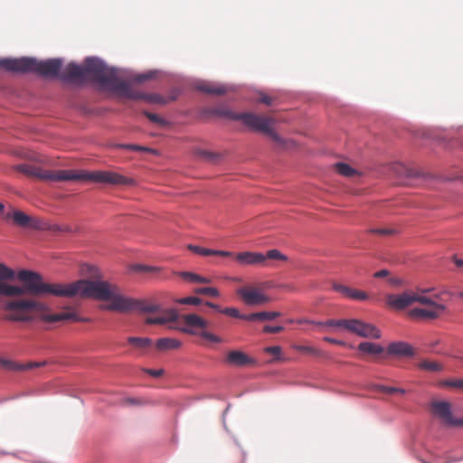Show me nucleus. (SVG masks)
<instances>
[{
    "instance_id": "obj_29",
    "label": "nucleus",
    "mask_w": 463,
    "mask_h": 463,
    "mask_svg": "<svg viewBox=\"0 0 463 463\" xmlns=\"http://www.w3.org/2000/svg\"><path fill=\"white\" fill-rule=\"evenodd\" d=\"M334 167L339 175L345 177H352L357 174V171L354 168L345 163H336Z\"/></svg>"
},
{
    "instance_id": "obj_10",
    "label": "nucleus",
    "mask_w": 463,
    "mask_h": 463,
    "mask_svg": "<svg viewBox=\"0 0 463 463\" xmlns=\"http://www.w3.org/2000/svg\"><path fill=\"white\" fill-rule=\"evenodd\" d=\"M431 411L444 424L452 427H461L462 419H455L453 417L449 402L444 401L434 402L431 403Z\"/></svg>"
},
{
    "instance_id": "obj_30",
    "label": "nucleus",
    "mask_w": 463,
    "mask_h": 463,
    "mask_svg": "<svg viewBox=\"0 0 463 463\" xmlns=\"http://www.w3.org/2000/svg\"><path fill=\"white\" fill-rule=\"evenodd\" d=\"M419 367L422 370L429 372H440L443 370V365L436 361L423 360L419 364Z\"/></svg>"
},
{
    "instance_id": "obj_45",
    "label": "nucleus",
    "mask_w": 463,
    "mask_h": 463,
    "mask_svg": "<svg viewBox=\"0 0 463 463\" xmlns=\"http://www.w3.org/2000/svg\"><path fill=\"white\" fill-rule=\"evenodd\" d=\"M283 330H284V327L281 326H265L263 327V331L265 333H269V334H277V333L282 332Z\"/></svg>"
},
{
    "instance_id": "obj_54",
    "label": "nucleus",
    "mask_w": 463,
    "mask_h": 463,
    "mask_svg": "<svg viewBox=\"0 0 463 463\" xmlns=\"http://www.w3.org/2000/svg\"><path fill=\"white\" fill-rule=\"evenodd\" d=\"M454 263L458 268H463V260L454 257Z\"/></svg>"
},
{
    "instance_id": "obj_38",
    "label": "nucleus",
    "mask_w": 463,
    "mask_h": 463,
    "mask_svg": "<svg viewBox=\"0 0 463 463\" xmlns=\"http://www.w3.org/2000/svg\"><path fill=\"white\" fill-rule=\"evenodd\" d=\"M179 304L197 306L203 303V300L198 297H187L177 300Z\"/></svg>"
},
{
    "instance_id": "obj_41",
    "label": "nucleus",
    "mask_w": 463,
    "mask_h": 463,
    "mask_svg": "<svg viewBox=\"0 0 463 463\" xmlns=\"http://www.w3.org/2000/svg\"><path fill=\"white\" fill-rule=\"evenodd\" d=\"M144 114L146 115V117L152 122L154 123H156V124H159V125H165L166 124V121L162 118L161 117H159L158 115L156 114H154V113H150V112H147V111H145Z\"/></svg>"
},
{
    "instance_id": "obj_18",
    "label": "nucleus",
    "mask_w": 463,
    "mask_h": 463,
    "mask_svg": "<svg viewBox=\"0 0 463 463\" xmlns=\"http://www.w3.org/2000/svg\"><path fill=\"white\" fill-rule=\"evenodd\" d=\"M333 288L335 291L344 295L345 298H351L354 300L364 301V300H367L369 298L368 294L366 292L359 290V289L352 288H349V287L342 285V284L334 283Z\"/></svg>"
},
{
    "instance_id": "obj_37",
    "label": "nucleus",
    "mask_w": 463,
    "mask_h": 463,
    "mask_svg": "<svg viewBox=\"0 0 463 463\" xmlns=\"http://www.w3.org/2000/svg\"><path fill=\"white\" fill-rule=\"evenodd\" d=\"M375 389L378 391H381L383 392L389 393V394H394V393L404 394L405 393L404 389L396 388V387H389V386H385V385H377L375 387Z\"/></svg>"
},
{
    "instance_id": "obj_61",
    "label": "nucleus",
    "mask_w": 463,
    "mask_h": 463,
    "mask_svg": "<svg viewBox=\"0 0 463 463\" xmlns=\"http://www.w3.org/2000/svg\"><path fill=\"white\" fill-rule=\"evenodd\" d=\"M461 298H463V292L460 294Z\"/></svg>"
},
{
    "instance_id": "obj_16",
    "label": "nucleus",
    "mask_w": 463,
    "mask_h": 463,
    "mask_svg": "<svg viewBox=\"0 0 463 463\" xmlns=\"http://www.w3.org/2000/svg\"><path fill=\"white\" fill-rule=\"evenodd\" d=\"M235 260L241 265H258L263 264L266 257L260 252L244 251L236 254Z\"/></svg>"
},
{
    "instance_id": "obj_57",
    "label": "nucleus",
    "mask_w": 463,
    "mask_h": 463,
    "mask_svg": "<svg viewBox=\"0 0 463 463\" xmlns=\"http://www.w3.org/2000/svg\"><path fill=\"white\" fill-rule=\"evenodd\" d=\"M4 210V204L0 203V212Z\"/></svg>"
},
{
    "instance_id": "obj_36",
    "label": "nucleus",
    "mask_w": 463,
    "mask_h": 463,
    "mask_svg": "<svg viewBox=\"0 0 463 463\" xmlns=\"http://www.w3.org/2000/svg\"><path fill=\"white\" fill-rule=\"evenodd\" d=\"M442 386L463 390V379H449L440 383Z\"/></svg>"
},
{
    "instance_id": "obj_5",
    "label": "nucleus",
    "mask_w": 463,
    "mask_h": 463,
    "mask_svg": "<svg viewBox=\"0 0 463 463\" xmlns=\"http://www.w3.org/2000/svg\"><path fill=\"white\" fill-rule=\"evenodd\" d=\"M213 113L231 120H240L250 129L269 136L279 147L287 146L288 141L273 130L272 127L275 121L270 117L260 116L252 112L236 113L226 108L215 109Z\"/></svg>"
},
{
    "instance_id": "obj_23",
    "label": "nucleus",
    "mask_w": 463,
    "mask_h": 463,
    "mask_svg": "<svg viewBox=\"0 0 463 463\" xmlns=\"http://www.w3.org/2000/svg\"><path fill=\"white\" fill-rule=\"evenodd\" d=\"M181 342L175 338L164 337L156 341V348L160 351L177 349L181 346Z\"/></svg>"
},
{
    "instance_id": "obj_46",
    "label": "nucleus",
    "mask_w": 463,
    "mask_h": 463,
    "mask_svg": "<svg viewBox=\"0 0 463 463\" xmlns=\"http://www.w3.org/2000/svg\"><path fill=\"white\" fill-rule=\"evenodd\" d=\"M132 269L137 272H150L155 270L156 268L146 265H135L132 267Z\"/></svg>"
},
{
    "instance_id": "obj_15",
    "label": "nucleus",
    "mask_w": 463,
    "mask_h": 463,
    "mask_svg": "<svg viewBox=\"0 0 463 463\" xmlns=\"http://www.w3.org/2000/svg\"><path fill=\"white\" fill-rule=\"evenodd\" d=\"M61 79L64 80L84 81L83 65L68 64L61 72Z\"/></svg>"
},
{
    "instance_id": "obj_13",
    "label": "nucleus",
    "mask_w": 463,
    "mask_h": 463,
    "mask_svg": "<svg viewBox=\"0 0 463 463\" xmlns=\"http://www.w3.org/2000/svg\"><path fill=\"white\" fill-rule=\"evenodd\" d=\"M121 95L131 99H143L150 103H163L164 99L157 94H146L140 91H136L132 89L130 84L127 81L126 89H123Z\"/></svg>"
},
{
    "instance_id": "obj_33",
    "label": "nucleus",
    "mask_w": 463,
    "mask_h": 463,
    "mask_svg": "<svg viewBox=\"0 0 463 463\" xmlns=\"http://www.w3.org/2000/svg\"><path fill=\"white\" fill-rule=\"evenodd\" d=\"M15 276V273L13 269L8 268L3 263H0V281L5 282V280L13 279Z\"/></svg>"
},
{
    "instance_id": "obj_48",
    "label": "nucleus",
    "mask_w": 463,
    "mask_h": 463,
    "mask_svg": "<svg viewBox=\"0 0 463 463\" xmlns=\"http://www.w3.org/2000/svg\"><path fill=\"white\" fill-rule=\"evenodd\" d=\"M144 372L153 377L158 378L164 374L163 369L154 370V369H144Z\"/></svg>"
},
{
    "instance_id": "obj_9",
    "label": "nucleus",
    "mask_w": 463,
    "mask_h": 463,
    "mask_svg": "<svg viewBox=\"0 0 463 463\" xmlns=\"http://www.w3.org/2000/svg\"><path fill=\"white\" fill-rule=\"evenodd\" d=\"M236 292L248 306H260L270 301V298L260 287L248 285L238 288Z\"/></svg>"
},
{
    "instance_id": "obj_32",
    "label": "nucleus",
    "mask_w": 463,
    "mask_h": 463,
    "mask_svg": "<svg viewBox=\"0 0 463 463\" xmlns=\"http://www.w3.org/2000/svg\"><path fill=\"white\" fill-rule=\"evenodd\" d=\"M0 367L6 371H21L22 366L15 361L0 357Z\"/></svg>"
},
{
    "instance_id": "obj_40",
    "label": "nucleus",
    "mask_w": 463,
    "mask_h": 463,
    "mask_svg": "<svg viewBox=\"0 0 463 463\" xmlns=\"http://www.w3.org/2000/svg\"><path fill=\"white\" fill-rule=\"evenodd\" d=\"M154 76H155V73L152 71L137 74L133 78V81H135L137 83H142L146 80H148L154 78Z\"/></svg>"
},
{
    "instance_id": "obj_58",
    "label": "nucleus",
    "mask_w": 463,
    "mask_h": 463,
    "mask_svg": "<svg viewBox=\"0 0 463 463\" xmlns=\"http://www.w3.org/2000/svg\"><path fill=\"white\" fill-rule=\"evenodd\" d=\"M406 171L408 172V173H407V175H412L411 171H408V170H406Z\"/></svg>"
},
{
    "instance_id": "obj_56",
    "label": "nucleus",
    "mask_w": 463,
    "mask_h": 463,
    "mask_svg": "<svg viewBox=\"0 0 463 463\" xmlns=\"http://www.w3.org/2000/svg\"><path fill=\"white\" fill-rule=\"evenodd\" d=\"M390 282H391L392 285H397V284H399V280H398V279H390Z\"/></svg>"
},
{
    "instance_id": "obj_14",
    "label": "nucleus",
    "mask_w": 463,
    "mask_h": 463,
    "mask_svg": "<svg viewBox=\"0 0 463 463\" xmlns=\"http://www.w3.org/2000/svg\"><path fill=\"white\" fill-rule=\"evenodd\" d=\"M183 321L186 327H184L181 330L190 335L194 334L192 327L206 328L208 326V322L196 314H187L183 316Z\"/></svg>"
},
{
    "instance_id": "obj_55",
    "label": "nucleus",
    "mask_w": 463,
    "mask_h": 463,
    "mask_svg": "<svg viewBox=\"0 0 463 463\" xmlns=\"http://www.w3.org/2000/svg\"><path fill=\"white\" fill-rule=\"evenodd\" d=\"M199 155L204 158H210L212 156V154L207 151H200Z\"/></svg>"
},
{
    "instance_id": "obj_11",
    "label": "nucleus",
    "mask_w": 463,
    "mask_h": 463,
    "mask_svg": "<svg viewBox=\"0 0 463 463\" xmlns=\"http://www.w3.org/2000/svg\"><path fill=\"white\" fill-rule=\"evenodd\" d=\"M346 331L366 338L379 339L381 337V332L377 327L358 319H349Z\"/></svg>"
},
{
    "instance_id": "obj_59",
    "label": "nucleus",
    "mask_w": 463,
    "mask_h": 463,
    "mask_svg": "<svg viewBox=\"0 0 463 463\" xmlns=\"http://www.w3.org/2000/svg\"><path fill=\"white\" fill-rule=\"evenodd\" d=\"M129 402H130L131 403H136V402H134V400H129Z\"/></svg>"
},
{
    "instance_id": "obj_24",
    "label": "nucleus",
    "mask_w": 463,
    "mask_h": 463,
    "mask_svg": "<svg viewBox=\"0 0 463 463\" xmlns=\"http://www.w3.org/2000/svg\"><path fill=\"white\" fill-rule=\"evenodd\" d=\"M279 316H280L279 312H275V311L267 312V311H263V312L252 313V314H249L247 316H244L243 319L244 320H249V321H254V320L265 321V320H273V319L279 317Z\"/></svg>"
},
{
    "instance_id": "obj_28",
    "label": "nucleus",
    "mask_w": 463,
    "mask_h": 463,
    "mask_svg": "<svg viewBox=\"0 0 463 463\" xmlns=\"http://www.w3.org/2000/svg\"><path fill=\"white\" fill-rule=\"evenodd\" d=\"M292 348L298 352L307 354L313 356H323L324 352L309 345H298L295 344L292 345Z\"/></svg>"
},
{
    "instance_id": "obj_22",
    "label": "nucleus",
    "mask_w": 463,
    "mask_h": 463,
    "mask_svg": "<svg viewBox=\"0 0 463 463\" xmlns=\"http://www.w3.org/2000/svg\"><path fill=\"white\" fill-rule=\"evenodd\" d=\"M225 360L227 364L236 366H243L250 362L248 355L241 351L229 352Z\"/></svg>"
},
{
    "instance_id": "obj_21",
    "label": "nucleus",
    "mask_w": 463,
    "mask_h": 463,
    "mask_svg": "<svg viewBox=\"0 0 463 463\" xmlns=\"http://www.w3.org/2000/svg\"><path fill=\"white\" fill-rule=\"evenodd\" d=\"M188 249L195 254L203 256H220V257H232V252L227 250H217L203 248L196 245H189Z\"/></svg>"
},
{
    "instance_id": "obj_60",
    "label": "nucleus",
    "mask_w": 463,
    "mask_h": 463,
    "mask_svg": "<svg viewBox=\"0 0 463 463\" xmlns=\"http://www.w3.org/2000/svg\"><path fill=\"white\" fill-rule=\"evenodd\" d=\"M38 162L43 163V159H39Z\"/></svg>"
},
{
    "instance_id": "obj_42",
    "label": "nucleus",
    "mask_w": 463,
    "mask_h": 463,
    "mask_svg": "<svg viewBox=\"0 0 463 463\" xmlns=\"http://www.w3.org/2000/svg\"><path fill=\"white\" fill-rule=\"evenodd\" d=\"M200 336L203 337V339H206L213 343H221L222 342V340L219 336H217L210 332H207V331H202L200 333Z\"/></svg>"
},
{
    "instance_id": "obj_6",
    "label": "nucleus",
    "mask_w": 463,
    "mask_h": 463,
    "mask_svg": "<svg viewBox=\"0 0 463 463\" xmlns=\"http://www.w3.org/2000/svg\"><path fill=\"white\" fill-rule=\"evenodd\" d=\"M84 80L98 83L105 90L118 92L121 95L127 87V81L120 80L114 69L108 68L106 64L97 58H87L83 63Z\"/></svg>"
},
{
    "instance_id": "obj_25",
    "label": "nucleus",
    "mask_w": 463,
    "mask_h": 463,
    "mask_svg": "<svg viewBox=\"0 0 463 463\" xmlns=\"http://www.w3.org/2000/svg\"><path fill=\"white\" fill-rule=\"evenodd\" d=\"M349 319H329L326 322H314V321H307V320H300L298 323H311L317 326H330V327H335V328H343L345 330H347V323Z\"/></svg>"
},
{
    "instance_id": "obj_17",
    "label": "nucleus",
    "mask_w": 463,
    "mask_h": 463,
    "mask_svg": "<svg viewBox=\"0 0 463 463\" xmlns=\"http://www.w3.org/2000/svg\"><path fill=\"white\" fill-rule=\"evenodd\" d=\"M388 354L395 356L410 357L414 355L413 347L406 342H393L388 345Z\"/></svg>"
},
{
    "instance_id": "obj_7",
    "label": "nucleus",
    "mask_w": 463,
    "mask_h": 463,
    "mask_svg": "<svg viewBox=\"0 0 463 463\" xmlns=\"http://www.w3.org/2000/svg\"><path fill=\"white\" fill-rule=\"evenodd\" d=\"M62 61L61 59H49L38 61L35 58L24 57L20 59H4L0 61V67L14 72H34L45 77H55L61 71Z\"/></svg>"
},
{
    "instance_id": "obj_19",
    "label": "nucleus",
    "mask_w": 463,
    "mask_h": 463,
    "mask_svg": "<svg viewBox=\"0 0 463 463\" xmlns=\"http://www.w3.org/2000/svg\"><path fill=\"white\" fill-rule=\"evenodd\" d=\"M12 218L14 223L22 227L38 228L39 226L36 220L21 211H14L12 214Z\"/></svg>"
},
{
    "instance_id": "obj_39",
    "label": "nucleus",
    "mask_w": 463,
    "mask_h": 463,
    "mask_svg": "<svg viewBox=\"0 0 463 463\" xmlns=\"http://www.w3.org/2000/svg\"><path fill=\"white\" fill-rule=\"evenodd\" d=\"M221 313L227 315L229 317H234V318H241L243 319V317L245 315H241L239 311V309L235 307H225L222 310H221Z\"/></svg>"
},
{
    "instance_id": "obj_2",
    "label": "nucleus",
    "mask_w": 463,
    "mask_h": 463,
    "mask_svg": "<svg viewBox=\"0 0 463 463\" xmlns=\"http://www.w3.org/2000/svg\"><path fill=\"white\" fill-rule=\"evenodd\" d=\"M23 286L9 285L0 281V296L17 297L15 299L4 303V310L8 312L5 319L15 322L30 321L34 315H40L42 320L48 323L60 321H85L80 318L74 311L64 310L56 314H46L47 307L44 303L33 298H19L30 295L27 282L21 280Z\"/></svg>"
},
{
    "instance_id": "obj_49",
    "label": "nucleus",
    "mask_w": 463,
    "mask_h": 463,
    "mask_svg": "<svg viewBox=\"0 0 463 463\" xmlns=\"http://www.w3.org/2000/svg\"><path fill=\"white\" fill-rule=\"evenodd\" d=\"M371 232L373 233L384 235V236L392 235L394 233V230H392V229H373V230H371Z\"/></svg>"
},
{
    "instance_id": "obj_34",
    "label": "nucleus",
    "mask_w": 463,
    "mask_h": 463,
    "mask_svg": "<svg viewBox=\"0 0 463 463\" xmlns=\"http://www.w3.org/2000/svg\"><path fill=\"white\" fill-rule=\"evenodd\" d=\"M194 292L197 295H206L214 298L219 297L220 295L219 290L213 287L197 288L194 290Z\"/></svg>"
},
{
    "instance_id": "obj_50",
    "label": "nucleus",
    "mask_w": 463,
    "mask_h": 463,
    "mask_svg": "<svg viewBox=\"0 0 463 463\" xmlns=\"http://www.w3.org/2000/svg\"><path fill=\"white\" fill-rule=\"evenodd\" d=\"M323 340L327 342V343L334 344V345H345V342H344L342 340H337V339H335V338H331V337H328V336L324 337Z\"/></svg>"
},
{
    "instance_id": "obj_1",
    "label": "nucleus",
    "mask_w": 463,
    "mask_h": 463,
    "mask_svg": "<svg viewBox=\"0 0 463 463\" xmlns=\"http://www.w3.org/2000/svg\"><path fill=\"white\" fill-rule=\"evenodd\" d=\"M90 276L93 279H80L69 284L45 283L39 273L31 270H20L17 273L19 280L27 282V288L32 296L52 295L55 297H74L94 298L107 301L103 309L118 312L123 293L120 288L113 283L99 279L100 273L95 267H90Z\"/></svg>"
},
{
    "instance_id": "obj_52",
    "label": "nucleus",
    "mask_w": 463,
    "mask_h": 463,
    "mask_svg": "<svg viewBox=\"0 0 463 463\" xmlns=\"http://www.w3.org/2000/svg\"><path fill=\"white\" fill-rule=\"evenodd\" d=\"M389 275V271L387 269H381L374 273L373 277L377 279L384 278Z\"/></svg>"
},
{
    "instance_id": "obj_47",
    "label": "nucleus",
    "mask_w": 463,
    "mask_h": 463,
    "mask_svg": "<svg viewBox=\"0 0 463 463\" xmlns=\"http://www.w3.org/2000/svg\"><path fill=\"white\" fill-rule=\"evenodd\" d=\"M265 352L271 354L277 357V359H279V355L281 354V348L278 345L275 346H269L265 348Z\"/></svg>"
},
{
    "instance_id": "obj_26",
    "label": "nucleus",
    "mask_w": 463,
    "mask_h": 463,
    "mask_svg": "<svg viewBox=\"0 0 463 463\" xmlns=\"http://www.w3.org/2000/svg\"><path fill=\"white\" fill-rule=\"evenodd\" d=\"M358 350L369 354H381L383 353V347L378 344L371 342H362L358 345Z\"/></svg>"
},
{
    "instance_id": "obj_3",
    "label": "nucleus",
    "mask_w": 463,
    "mask_h": 463,
    "mask_svg": "<svg viewBox=\"0 0 463 463\" xmlns=\"http://www.w3.org/2000/svg\"><path fill=\"white\" fill-rule=\"evenodd\" d=\"M14 169L27 176L50 182L90 181L108 184H128L131 183L128 177L111 171H51L32 164L17 165Z\"/></svg>"
},
{
    "instance_id": "obj_8",
    "label": "nucleus",
    "mask_w": 463,
    "mask_h": 463,
    "mask_svg": "<svg viewBox=\"0 0 463 463\" xmlns=\"http://www.w3.org/2000/svg\"><path fill=\"white\" fill-rule=\"evenodd\" d=\"M132 311L154 313L159 311V305L148 303L146 299L129 298L123 294L118 312L128 313Z\"/></svg>"
},
{
    "instance_id": "obj_53",
    "label": "nucleus",
    "mask_w": 463,
    "mask_h": 463,
    "mask_svg": "<svg viewBox=\"0 0 463 463\" xmlns=\"http://www.w3.org/2000/svg\"><path fill=\"white\" fill-rule=\"evenodd\" d=\"M204 304H205L207 307H212V308H213V309L217 310V311H218V312H220V313H221V310H222V309H223V308H221V307H220V306H218V305H216V304H214V303L209 302V301H206Z\"/></svg>"
},
{
    "instance_id": "obj_35",
    "label": "nucleus",
    "mask_w": 463,
    "mask_h": 463,
    "mask_svg": "<svg viewBox=\"0 0 463 463\" xmlns=\"http://www.w3.org/2000/svg\"><path fill=\"white\" fill-rule=\"evenodd\" d=\"M264 256L266 257V260L269 259L282 261H286L288 260V257L286 255L282 254L279 250L275 249L268 250Z\"/></svg>"
},
{
    "instance_id": "obj_62",
    "label": "nucleus",
    "mask_w": 463,
    "mask_h": 463,
    "mask_svg": "<svg viewBox=\"0 0 463 463\" xmlns=\"http://www.w3.org/2000/svg\"><path fill=\"white\" fill-rule=\"evenodd\" d=\"M461 427H463V418H462V425H461Z\"/></svg>"
},
{
    "instance_id": "obj_43",
    "label": "nucleus",
    "mask_w": 463,
    "mask_h": 463,
    "mask_svg": "<svg viewBox=\"0 0 463 463\" xmlns=\"http://www.w3.org/2000/svg\"><path fill=\"white\" fill-rule=\"evenodd\" d=\"M118 146L122 147L124 149L131 150V151H148L149 150L148 148H146L145 146H137V145H131V144H122V145H119Z\"/></svg>"
},
{
    "instance_id": "obj_44",
    "label": "nucleus",
    "mask_w": 463,
    "mask_h": 463,
    "mask_svg": "<svg viewBox=\"0 0 463 463\" xmlns=\"http://www.w3.org/2000/svg\"><path fill=\"white\" fill-rule=\"evenodd\" d=\"M45 364V363H36V362H30V363H27V364H20V365L22 366L21 368V371H25V370H32V369H34L36 367H40L42 365Z\"/></svg>"
},
{
    "instance_id": "obj_51",
    "label": "nucleus",
    "mask_w": 463,
    "mask_h": 463,
    "mask_svg": "<svg viewBox=\"0 0 463 463\" xmlns=\"http://www.w3.org/2000/svg\"><path fill=\"white\" fill-rule=\"evenodd\" d=\"M259 101H260V103H264V104H266V105H270V104H271L272 99H271V98H270V97H269V96H267V95H265V94H261V96H260V99H259Z\"/></svg>"
},
{
    "instance_id": "obj_20",
    "label": "nucleus",
    "mask_w": 463,
    "mask_h": 463,
    "mask_svg": "<svg viewBox=\"0 0 463 463\" xmlns=\"http://www.w3.org/2000/svg\"><path fill=\"white\" fill-rule=\"evenodd\" d=\"M197 90L212 95H223L227 92L225 86L206 81L198 83Z\"/></svg>"
},
{
    "instance_id": "obj_4",
    "label": "nucleus",
    "mask_w": 463,
    "mask_h": 463,
    "mask_svg": "<svg viewBox=\"0 0 463 463\" xmlns=\"http://www.w3.org/2000/svg\"><path fill=\"white\" fill-rule=\"evenodd\" d=\"M430 291V288H418L406 290L402 294H390L386 298V302L395 310H403L413 304H419V307H411L408 311V316L417 320L431 321L445 314L447 307L429 297L427 294Z\"/></svg>"
},
{
    "instance_id": "obj_27",
    "label": "nucleus",
    "mask_w": 463,
    "mask_h": 463,
    "mask_svg": "<svg viewBox=\"0 0 463 463\" xmlns=\"http://www.w3.org/2000/svg\"><path fill=\"white\" fill-rule=\"evenodd\" d=\"M180 277L192 283L207 284L211 282V279L209 278L203 277L198 274L188 271L180 272Z\"/></svg>"
},
{
    "instance_id": "obj_31",
    "label": "nucleus",
    "mask_w": 463,
    "mask_h": 463,
    "mask_svg": "<svg viewBox=\"0 0 463 463\" xmlns=\"http://www.w3.org/2000/svg\"><path fill=\"white\" fill-rule=\"evenodd\" d=\"M128 342L137 348L144 349L152 345V340L147 337H135L130 336L128 338Z\"/></svg>"
},
{
    "instance_id": "obj_12",
    "label": "nucleus",
    "mask_w": 463,
    "mask_h": 463,
    "mask_svg": "<svg viewBox=\"0 0 463 463\" xmlns=\"http://www.w3.org/2000/svg\"><path fill=\"white\" fill-rule=\"evenodd\" d=\"M156 317H148L146 318V324L149 325H165L169 322H174L177 319L178 314L175 309L168 308L162 309L159 306V311H156Z\"/></svg>"
}]
</instances>
